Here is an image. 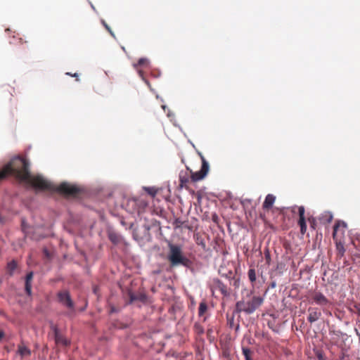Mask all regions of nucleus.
Listing matches in <instances>:
<instances>
[{"instance_id": "nucleus-1", "label": "nucleus", "mask_w": 360, "mask_h": 360, "mask_svg": "<svg viewBox=\"0 0 360 360\" xmlns=\"http://www.w3.org/2000/svg\"><path fill=\"white\" fill-rule=\"evenodd\" d=\"M29 167L30 164L25 158L21 156L14 157L0 171V181L11 176L37 190L56 191L68 196H75L79 192L77 187L68 183H62L58 186H55L41 175H32Z\"/></svg>"}, {"instance_id": "nucleus-2", "label": "nucleus", "mask_w": 360, "mask_h": 360, "mask_svg": "<svg viewBox=\"0 0 360 360\" xmlns=\"http://www.w3.org/2000/svg\"><path fill=\"white\" fill-rule=\"evenodd\" d=\"M169 253L167 259L170 263V266H177L182 265L188 266L190 260L184 255L181 248L177 245L169 244Z\"/></svg>"}, {"instance_id": "nucleus-3", "label": "nucleus", "mask_w": 360, "mask_h": 360, "mask_svg": "<svg viewBox=\"0 0 360 360\" xmlns=\"http://www.w3.org/2000/svg\"><path fill=\"white\" fill-rule=\"evenodd\" d=\"M264 302V299L259 296H253L251 300L238 301L236 304V311L237 313L245 312L248 314H252Z\"/></svg>"}, {"instance_id": "nucleus-4", "label": "nucleus", "mask_w": 360, "mask_h": 360, "mask_svg": "<svg viewBox=\"0 0 360 360\" xmlns=\"http://www.w3.org/2000/svg\"><path fill=\"white\" fill-rule=\"evenodd\" d=\"M57 299L58 301L65 307H66L69 310V314L74 313L75 309V304L72 301L70 294L69 291L65 290L59 291L57 293Z\"/></svg>"}, {"instance_id": "nucleus-5", "label": "nucleus", "mask_w": 360, "mask_h": 360, "mask_svg": "<svg viewBox=\"0 0 360 360\" xmlns=\"http://www.w3.org/2000/svg\"><path fill=\"white\" fill-rule=\"evenodd\" d=\"M208 285L212 292V295H214L216 291H219L224 297H228L230 295L227 286L217 278L211 279L209 281Z\"/></svg>"}, {"instance_id": "nucleus-6", "label": "nucleus", "mask_w": 360, "mask_h": 360, "mask_svg": "<svg viewBox=\"0 0 360 360\" xmlns=\"http://www.w3.org/2000/svg\"><path fill=\"white\" fill-rule=\"evenodd\" d=\"M311 297L314 303L320 306H327L330 304L328 299L319 291L313 292L311 293Z\"/></svg>"}, {"instance_id": "nucleus-7", "label": "nucleus", "mask_w": 360, "mask_h": 360, "mask_svg": "<svg viewBox=\"0 0 360 360\" xmlns=\"http://www.w3.org/2000/svg\"><path fill=\"white\" fill-rule=\"evenodd\" d=\"M305 210L303 206L298 207L299 220L297 221L298 225L300 227V233L304 235L307 231V224L304 217Z\"/></svg>"}, {"instance_id": "nucleus-8", "label": "nucleus", "mask_w": 360, "mask_h": 360, "mask_svg": "<svg viewBox=\"0 0 360 360\" xmlns=\"http://www.w3.org/2000/svg\"><path fill=\"white\" fill-rule=\"evenodd\" d=\"M54 339L56 345L68 346L70 344V342L58 332L56 327L54 328Z\"/></svg>"}, {"instance_id": "nucleus-9", "label": "nucleus", "mask_w": 360, "mask_h": 360, "mask_svg": "<svg viewBox=\"0 0 360 360\" xmlns=\"http://www.w3.org/2000/svg\"><path fill=\"white\" fill-rule=\"evenodd\" d=\"M191 179V173L188 171L181 172L179 174V186L181 188H187V185L189 183Z\"/></svg>"}, {"instance_id": "nucleus-10", "label": "nucleus", "mask_w": 360, "mask_h": 360, "mask_svg": "<svg viewBox=\"0 0 360 360\" xmlns=\"http://www.w3.org/2000/svg\"><path fill=\"white\" fill-rule=\"evenodd\" d=\"M276 197L273 194H268L262 205L263 210L269 211L272 208L274 203L275 202Z\"/></svg>"}, {"instance_id": "nucleus-11", "label": "nucleus", "mask_w": 360, "mask_h": 360, "mask_svg": "<svg viewBox=\"0 0 360 360\" xmlns=\"http://www.w3.org/2000/svg\"><path fill=\"white\" fill-rule=\"evenodd\" d=\"M308 311L309 314L307 319L310 323L316 321L321 316V311L317 308H309Z\"/></svg>"}, {"instance_id": "nucleus-12", "label": "nucleus", "mask_w": 360, "mask_h": 360, "mask_svg": "<svg viewBox=\"0 0 360 360\" xmlns=\"http://www.w3.org/2000/svg\"><path fill=\"white\" fill-rule=\"evenodd\" d=\"M17 353L21 356V358H25L31 355V350L22 343L18 345Z\"/></svg>"}, {"instance_id": "nucleus-13", "label": "nucleus", "mask_w": 360, "mask_h": 360, "mask_svg": "<svg viewBox=\"0 0 360 360\" xmlns=\"http://www.w3.org/2000/svg\"><path fill=\"white\" fill-rule=\"evenodd\" d=\"M149 65V60L147 59V58H140L139 60H138V63L137 64H135L134 65V67L137 70L139 75L144 79V77H143V72L139 69V67H148Z\"/></svg>"}, {"instance_id": "nucleus-14", "label": "nucleus", "mask_w": 360, "mask_h": 360, "mask_svg": "<svg viewBox=\"0 0 360 360\" xmlns=\"http://www.w3.org/2000/svg\"><path fill=\"white\" fill-rule=\"evenodd\" d=\"M345 228H346V224L344 221H337L333 227V239H335L339 230L341 229L342 233H344Z\"/></svg>"}, {"instance_id": "nucleus-15", "label": "nucleus", "mask_w": 360, "mask_h": 360, "mask_svg": "<svg viewBox=\"0 0 360 360\" xmlns=\"http://www.w3.org/2000/svg\"><path fill=\"white\" fill-rule=\"evenodd\" d=\"M333 214L330 212H324L323 213H322L319 217V220L321 221V223L322 224H328V223H330L331 221L333 220Z\"/></svg>"}, {"instance_id": "nucleus-16", "label": "nucleus", "mask_w": 360, "mask_h": 360, "mask_svg": "<svg viewBox=\"0 0 360 360\" xmlns=\"http://www.w3.org/2000/svg\"><path fill=\"white\" fill-rule=\"evenodd\" d=\"M128 204L129 205H131L133 207L134 206H139L138 208H134L133 212H137L138 213H140L141 210H140V207H145L147 205V204L143 201V200H136V199H131V200H129V202H128Z\"/></svg>"}, {"instance_id": "nucleus-17", "label": "nucleus", "mask_w": 360, "mask_h": 360, "mask_svg": "<svg viewBox=\"0 0 360 360\" xmlns=\"http://www.w3.org/2000/svg\"><path fill=\"white\" fill-rule=\"evenodd\" d=\"M17 268H18L17 262L14 259L11 260V262H8L7 266H6L7 274L10 276H12L14 274V271L17 269Z\"/></svg>"}, {"instance_id": "nucleus-18", "label": "nucleus", "mask_w": 360, "mask_h": 360, "mask_svg": "<svg viewBox=\"0 0 360 360\" xmlns=\"http://www.w3.org/2000/svg\"><path fill=\"white\" fill-rule=\"evenodd\" d=\"M129 303H132L136 300H139L141 302H144L146 299V297L144 294L140 293L138 295H134L131 292H129Z\"/></svg>"}, {"instance_id": "nucleus-19", "label": "nucleus", "mask_w": 360, "mask_h": 360, "mask_svg": "<svg viewBox=\"0 0 360 360\" xmlns=\"http://www.w3.org/2000/svg\"><path fill=\"white\" fill-rule=\"evenodd\" d=\"M189 172L191 173V179L193 182L200 181L205 176L204 174L201 173L200 170L196 172H192L191 171Z\"/></svg>"}, {"instance_id": "nucleus-20", "label": "nucleus", "mask_w": 360, "mask_h": 360, "mask_svg": "<svg viewBox=\"0 0 360 360\" xmlns=\"http://www.w3.org/2000/svg\"><path fill=\"white\" fill-rule=\"evenodd\" d=\"M200 158L202 160V167L200 171L202 174H204L206 176L209 171V164L203 155H200Z\"/></svg>"}, {"instance_id": "nucleus-21", "label": "nucleus", "mask_w": 360, "mask_h": 360, "mask_svg": "<svg viewBox=\"0 0 360 360\" xmlns=\"http://www.w3.org/2000/svg\"><path fill=\"white\" fill-rule=\"evenodd\" d=\"M207 311V305L205 302H202L199 304L198 308V316H202Z\"/></svg>"}, {"instance_id": "nucleus-22", "label": "nucleus", "mask_w": 360, "mask_h": 360, "mask_svg": "<svg viewBox=\"0 0 360 360\" xmlns=\"http://www.w3.org/2000/svg\"><path fill=\"white\" fill-rule=\"evenodd\" d=\"M248 278H249L250 281L252 283H254L256 281V278H257V277H256V271H255V269L254 268H250L248 270Z\"/></svg>"}, {"instance_id": "nucleus-23", "label": "nucleus", "mask_w": 360, "mask_h": 360, "mask_svg": "<svg viewBox=\"0 0 360 360\" xmlns=\"http://www.w3.org/2000/svg\"><path fill=\"white\" fill-rule=\"evenodd\" d=\"M193 330L197 335H200L204 333V328L200 323H195Z\"/></svg>"}, {"instance_id": "nucleus-24", "label": "nucleus", "mask_w": 360, "mask_h": 360, "mask_svg": "<svg viewBox=\"0 0 360 360\" xmlns=\"http://www.w3.org/2000/svg\"><path fill=\"white\" fill-rule=\"evenodd\" d=\"M338 254L340 257H342L345 254V249L344 245L341 243H337Z\"/></svg>"}, {"instance_id": "nucleus-25", "label": "nucleus", "mask_w": 360, "mask_h": 360, "mask_svg": "<svg viewBox=\"0 0 360 360\" xmlns=\"http://www.w3.org/2000/svg\"><path fill=\"white\" fill-rule=\"evenodd\" d=\"M25 290L27 295L30 296L32 295V282L25 281Z\"/></svg>"}, {"instance_id": "nucleus-26", "label": "nucleus", "mask_w": 360, "mask_h": 360, "mask_svg": "<svg viewBox=\"0 0 360 360\" xmlns=\"http://www.w3.org/2000/svg\"><path fill=\"white\" fill-rule=\"evenodd\" d=\"M242 352H243V354L245 356V359H247V356L251 357L252 354L253 353L250 349H249L248 347H244L242 348Z\"/></svg>"}, {"instance_id": "nucleus-27", "label": "nucleus", "mask_w": 360, "mask_h": 360, "mask_svg": "<svg viewBox=\"0 0 360 360\" xmlns=\"http://www.w3.org/2000/svg\"><path fill=\"white\" fill-rule=\"evenodd\" d=\"M308 221L310 225V228L313 230H315L316 228V219L314 217H310L308 218Z\"/></svg>"}, {"instance_id": "nucleus-28", "label": "nucleus", "mask_w": 360, "mask_h": 360, "mask_svg": "<svg viewBox=\"0 0 360 360\" xmlns=\"http://www.w3.org/2000/svg\"><path fill=\"white\" fill-rule=\"evenodd\" d=\"M264 257H265L266 264L270 265L271 259V255H270L269 249H266L264 251Z\"/></svg>"}, {"instance_id": "nucleus-29", "label": "nucleus", "mask_w": 360, "mask_h": 360, "mask_svg": "<svg viewBox=\"0 0 360 360\" xmlns=\"http://www.w3.org/2000/svg\"><path fill=\"white\" fill-rule=\"evenodd\" d=\"M196 243L199 245H201L203 249H205L206 247V244L204 242V240L201 237H198V236L196 237Z\"/></svg>"}, {"instance_id": "nucleus-30", "label": "nucleus", "mask_w": 360, "mask_h": 360, "mask_svg": "<svg viewBox=\"0 0 360 360\" xmlns=\"http://www.w3.org/2000/svg\"><path fill=\"white\" fill-rule=\"evenodd\" d=\"M102 24L103 25V26L105 27V28L109 32V33L110 34L111 36H112L113 37H115V34L114 32L112 31L111 28L109 27V25L104 21V20H102Z\"/></svg>"}, {"instance_id": "nucleus-31", "label": "nucleus", "mask_w": 360, "mask_h": 360, "mask_svg": "<svg viewBox=\"0 0 360 360\" xmlns=\"http://www.w3.org/2000/svg\"><path fill=\"white\" fill-rule=\"evenodd\" d=\"M34 274L32 271L29 272L25 276V281L32 282Z\"/></svg>"}, {"instance_id": "nucleus-32", "label": "nucleus", "mask_w": 360, "mask_h": 360, "mask_svg": "<svg viewBox=\"0 0 360 360\" xmlns=\"http://www.w3.org/2000/svg\"><path fill=\"white\" fill-rule=\"evenodd\" d=\"M227 320H228V324L229 326L232 328L234 326V316H232L231 317H229V316H227Z\"/></svg>"}, {"instance_id": "nucleus-33", "label": "nucleus", "mask_w": 360, "mask_h": 360, "mask_svg": "<svg viewBox=\"0 0 360 360\" xmlns=\"http://www.w3.org/2000/svg\"><path fill=\"white\" fill-rule=\"evenodd\" d=\"M66 75H70V76H72V77H75V78H76V81H77V82H79V78H78V77H79V74H78V73H77V72H75V73H74V74H72V73H70V72H66Z\"/></svg>"}, {"instance_id": "nucleus-34", "label": "nucleus", "mask_w": 360, "mask_h": 360, "mask_svg": "<svg viewBox=\"0 0 360 360\" xmlns=\"http://www.w3.org/2000/svg\"><path fill=\"white\" fill-rule=\"evenodd\" d=\"M175 224L176 227H180L184 224V222L181 221L180 219H177L175 220Z\"/></svg>"}, {"instance_id": "nucleus-35", "label": "nucleus", "mask_w": 360, "mask_h": 360, "mask_svg": "<svg viewBox=\"0 0 360 360\" xmlns=\"http://www.w3.org/2000/svg\"><path fill=\"white\" fill-rule=\"evenodd\" d=\"M4 337H5V333L2 330H0V342L2 341V340L4 338Z\"/></svg>"}, {"instance_id": "nucleus-36", "label": "nucleus", "mask_w": 360, "mask_h": 360, "mask_svg": "<svg viewBox=\"0 0 360 360\" xmlns=\"http://www.w3.org/2000/svg\"><path fill=\"white\" fill-rule=\"evenodd\" d=\"M212 333V330L211 328L210 329H207V337L210 338L211 337V335Z\"/></svg>"}, {"instance_id": "nucleus-37", "label": "nucleus", "mask_w": 360, "mask_h": 360, "mask_svg": "<svg viewBox=\"0 0 360 360\" xmlns=\"http://www.w3.org/2000/svg\"><path fill=\"white\" fill-rule=\"evenodd\" d=\"M22 231L25 233V234H27V227L24 223L22 224Z\"/></svg>"}, {"instance_id": "nucleus-38", "label": "nucleus", "mask_w": 360, "mask_h": 360, "mask_svg": "<svg viewBox=\"0 0 360 360\" xmlns=\"http://www.w3.org/2000/svg\"><path fill=\"white\" fill-rule=\"evenodd\" d=\"M245 360H252V357H248L247 356V359H245Z\"/></svg>"}, {"instance_id": "nucleus-39", "label": "nucleus", "mask_w": 360, "mask_h": 360, "mask_svg": "<svg viewBox=\"0 0 360 360\" xmlns=\"http://www.w3.org/2000/svg\"><path fill=\"white\" fill-rule=\"evenodd\" d=\"M238 328H239V325H238V324H237V325H236V330H237Z\"/></svg>"}, {"instance_id": "nucleus-40", "label": "nucleus", "mask_w": 360, "mask_h": 360, "mask_svg": "<svg viewBox=\"0 0 360 360\" xmlns=\"http://www.w3.org/2000/svg\"><path fill=\"white\" fill-rule=\"evenodd\" d=\"M110 240H111L112 241H114L115 238H112V236H110Z\"/></svg>"}, {"instance_id": "nucleus-41", "label": "nucleus", "mask_w": 360, "mask_h": 360, "mask_svg": "<svg viewBox=\"0 0 360 360\" xmlns=\"http://www.w3.org/2000/svg\"><path fill=\"white\" fill-rule=\"evenodd\" d=\"M110 240H111L112 241H114L115 238H112V236H110Z\"/></svg>"}, {"instance_id": "nucleus-42", "label": "nucleus", "mask_w": 360, "mask_h": 360, "mask_svg": "<svg viewBox=\"0 0 360 360\" xmlns=\"http://www.w3.org/2000/svg\"><path fill=\"white\" fill-rule=\"evenodd\" d=\"M2 314H4V312L2 310L0 309V315H2Z\"/></svg>"}, {"instance_id": "nucleus-43", "label": "nucleus", "mask_w": 360, "mask_h": 360, "mask_svg": "<svg viewBox=\"0 0 360 360\" xmlns=\"http://www.w3.org/2000/svg\"><path fill=\"white\" fill-rule=\"evenodd\" d=\"M206 320H207V317H206V316H205V317L203 318V321H205Z\"/></svg>"}]
</instances>
